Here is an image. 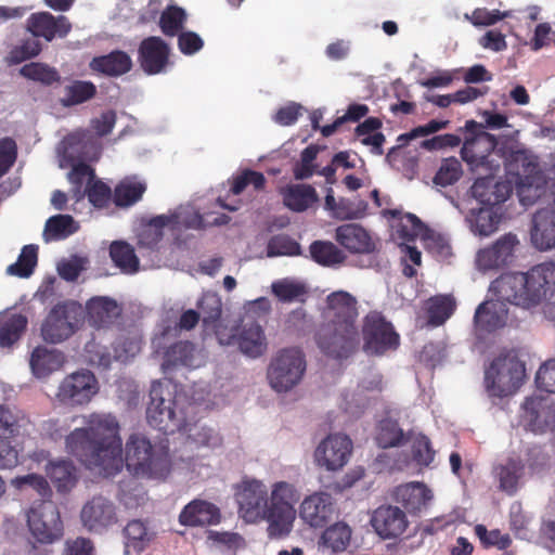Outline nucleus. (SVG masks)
Masks as SVG:
<instances>
[{"label": "nucleus", "mask_w": 555, "mask_h": 555, "mask_svg": "<svg viewBox=\"0 0 555 555\" xmlns=\"http://www.w3.org/2000/svg\"><path fill=\"white\" fill-rule=\"evenodd\" d=\"M86 427L76 428L65 437L66 451L87 469L114 477L124 464L137 477L165 479L171 469L168 450L154 446L142 435H131L121 456L119 424L112 413H92L85 417Z\"/></svg>", "instance_id": "nucleus-1"}, {"label": "nucleus", "mask_w": 555, "mask_h": 555, "mask_svg": "<svg viewBox=\"0 0 555 555\" xmlns=\"http://www.w3.org/2000/svg\"><path fill=\"white\" fill-rule=\"evenodd\" d=\"M489 292L507 304L533 310L555 294V262L533 266L527 272H508L491 282Z\"/></svg>", "instance_id": "nucleus-2"}, {"label": "nucleus", "mask_w": 555, "mask_h": 555, "mask_svg": "<svg viewBox=\"0 0 555 555\" xmlns=\"http://www.w3.org/2000/svg\"><path fill=\"white\" fill-rule=\"evenodd\" d=\"M146 420L151 427L165 435L181 431L186 427V415L193 410L183 395H178L168 384L154 380L150 390Z\"/></svg>", "instance_id": "nucleus-3"}, {"label": "nucleus", "mask_w": 555, "mask_h": 555, "mask_svg": "<svg viewBox=\"0 0 555 555\" xmlns=\"http://www.w3.org/2000/svg\"><path fill=\"white\" fill-rule=\"evenodd\" d=\"M459 131L463 133L461 157L473 172L494 175L500 169L501 145L496 138L483 131L482 124L467 120Z\"/></svg>", "instance_id": "nucleus-4"}, {"label": "nucleus", "mask_w": 555, "mask_h": 555, "mask_svg": "<svg viewBox=\"0 0 555 555\" xmlns=\"http://www.w3.org/2000/svg\"><path fill=\"white\" fill-rule=\"evenodd\" d=\"M300 499L297 488L287 481H276L271 487L266 511L268 534L281 539L289 534L296 518L295 505Z\"/></svg>", "instance_id": "nucleus-5"}, {"label": "nucleus", "mask_w": 555, "mask_h": 555, "mask_svg": "<svg viewBox=\"0 0 555 555\" xmlns=\"http://www.w3.org/2000/svg\"><path fill=\"white\" fill-rule=\"evenodd\" d=\"M526 376L525 364L514 352L499 354L485 372V387L490 397L504 398L515 393Z\"/></svg>", "instance_id": "nucleus-6"}, {"label": "nucleus", "mask_w": 555, "mask_h": 555, "mask_svg": "<svg viewBox=\"0 0 555 555\" xmlns=\"http://www.w3.org/2000/svg\"><path fill=\"white\" fill-rule=\"evenodd\" d=\"M501 164L504 165L506 173L513 178V182L517 185L520 203L524 206L532 205L534 198L540 196L539 188H532L533 175L538 170V164L532 156L513 145L502 144Z\"/></svg>", "instance_id": "nucleus-7"}, {"label": "nucleus", "mask_w": 555, "mask_h": 555, "mask_svg": "<svg viewBox=\"0 0 555 555\" xmlns=\"http://www.w3.org/2000/svg\"><path fill=\"white\" fill-rule=\"evenodd\" d=\"M306 369V357L299 348H283L271 358L267 379L275 392L285 393L301 382Z\"/></svg>", "instance_id": "nucleus-8"}, {"label": "nucleus", "mask_w": 555, "mask_h": 555, "mask_svg": "<svg viewBox=\"0 0 555 555\" xmlns=\"http://www.w3.org/2000/svg\"><path fill=\"white\" fill-rule=\"evenodd\" d=\"M216 337L220 345L237 346L238 350L250 359H258L268 350L264 330L257 322H245L218 328Z\"/></svg>", "instance_id": "nucleus-9"}, {"label": "nucleus", "mask_w": 555, "mask_h": 555, "mask_svg": "<svg viewBox=\"0 0 555 555\" xmlns=\"http://www.w3.org/2000/svg\"><path fill=\"white\" fill-rule=\"evenodd\" d=\"M82 308L75 301H64L54 306L41 326L43 340L59 344L68 339L78 328Z\"/></svg>", "instance_id": "nucleus-10"}, {"label": "nucleus", "mask_w": 555, "mask_h": 555, "mask_svg": "<svg viewBox=\"0 0 555 555\" xmlns=\"http://www.w3.org/2000/svg\"><path fill=\"white\" fill-rule=\"evenodd\" d=\"M362 335L363 350L370 356H383L396 350L400 343V337L392 324L375 311L365 317Z\"/></svg>", "instance_id": "nucleus-11"}, {"label": "nucleus", "mask_w": 555, "mask_h": 555, "mask_svg": "<svg viewBox=\"0 0 555 555\" xmlns=\"http://www.w3.org/2000/svg\"><path fill=\"white\" fill-rule=\"evenodd\" d=\"M317 344L320 350L333 359L350 357L359 345L358 327H343L333 324H323L317 334Z\"/></svg>", "instance_id": "nucleus-12"}, {"label": "nucleus", "mask_w": 555, "mask_h": 555, "mask_svg": "<svg viewBox=\"0 0 555 555\" xmlns=\"http://www.w3.org/2000/svg\"><path fill=\"white\" fill-rule=\"evenodd\" d=\"M27 522L31 534L40 543L50 544L63 535L61 515L52 502H43L31 508Z\"/></svg>", "instance_id": "nucleus-13"}, {"label": "nucleus", "mask_w": 555, "mask_h": 555, "mask_svg": "<svg viewBox=\"0 0 555 555\" xmlns=\"http://www.w3.org/2000/svg\"><path fill=\"white\" fill-rule=\"evenodd\" d=\"M238 512L246 521L266 519L268 504V488L257 479H246L241 482L235 493Z\"/></svg>", "instance_id": "nucleus-14"}, {"label": "nucleus", "mask_w": 555, "mask_h": 555, "mask_svg": "<svg viewBox=\"0 0 555 555\" xmlns=\"http://www.w3.org/2000/svg\"><path fill=\"white\" fill-rule=\"evenodd\" d=\"M98 380L87 370L68 375L59 386L56 397L66 405H82L88 403L98 392Z\"/></svg>", "instance_id": "nucleus-15"}, {"label": "nucleus", "mask_w": 555, "mask_h": 555, "mask_svg": "<svg viewBox=\"0 0 555 555\" xmlns=\"http://www.w3.org/2000/svg\"><path fill=\"white\" fill-rule=\"evenodd\" d=\"M351 452L352 441L348 436L332 434L319 443L314 451V459L320 467L335 472L348 463Z\"/></svg>", "instance_id": "nucleus-16"}, {"label": "nucleus", "mask_w": 555, "mask_h": 555, "mask_svg": "<svg viewBox=\"0 0 555 555\" xmlns=\"http://www.w3.org/2000/svg\"><path fill=\"white\" fill-rule=\"evenodd\" d=\"M59 152L70 164L81 160L92 162L100 157L101 143L90 130L79 129L63 139Z\"/></svg>", "instance_id": "nucleus-17"}, {"label": "nucleus", "mask_w": 555, "mask_h": 555, "mask_svg": "<svg viewBox=\"0 0 555 555\" xmlns=\"http://www.w3.org/2000/svg\"><path fill=\"white\" fill-rule=\"evenodd\" d=\"M80 519L88 531L102 533L117 522L116 506L105 496H93L82 506Z\"/></svg>", "instance_id": "nucleus-18"}, {"label": "nucleus", "mask_w": 555, "mask_h": 555, "mask_svg": "<svg viewBox=\"0 0 555 555\" xmlns=\"http://www.w3.org/2000/svg\"><path fill=\"white\" fill-rule=\"evenodd\" d=\"M336 514L335 500L327 492H314L300 504L299 515L301 519L313 528L326 526Z\"/></svg>", "instance_id": "nucleus-19"}, {"label": "nucleus", "mask_w": 555, "mask_h": 555, "mask_svg": "<svg viewBox=\"0 0 555 555\" xmlns=\"http://www.w3.org/2000/svg\"><path fill=\"white\" fill-rule=\"evenodd\" d=\"M327 308L325 324L343 326L347 328L358 327L357 299L345 291H338L330 294L326 299Z\"/></svg>", "instance_id": "nucleus-20"}, {"label": "nucleus", "mask_w": 555, "mask_h": 555, "mask_svg": "<svg viewBox=\"0 0 555 555\" xmlns=\"http://www.w3.org/2000/svg\"><path fill=\"white\" fill-rule=\"evenodd\" d=\"M141 68L147 75L166 72L169 65L170 47L160 37L143 39L138 50Z\"/></svg>", "instance_id": "nucleus-21"}, {"label": "nucleus", "mask_w": 555, "mask_h": 555, "mask_svg": "<svg viewBox=\"0 0 555 555\" xmlns=\"http://www.w3.org/2000/svg\"><path fill=\"white\" fill-rule=\"evenodd\" d=\"M551 205L538 210L532 218L531 242L540 250L555 247V181L551 185Z\"/></svg>", "instance_id": "nucleus-22"}, {"label": "nucleus", "mask_w": 555, "mask_h": 555, "mask_svg": "<svg viewBox=\"0 0 555 555\" xmlns=\"http://www.w3.org/2000/svg\"><path fill=\"white\" fill-rule=\"evenodd\" d=\"M375 532L383 539H396L406 529L409 521L405 513L398 506L380 505L370 520Z\"/></svg>", "instance_id": "nucleus-23"}, {"label": "nucleus", "mask_w": 555, "mask_h": 555, "mask_svg": "<svg viewBox=\"0 0 555 555\" xmlns=\"http://www.w3.org/2000/svg\"><path fill=\"white\" fill-rule=\"evenodd\" d=\"M392 498L410 515H420L431 504L434 493L424 482L411 481L396 487Z\"/></svg>", "instance_id": "nucleus-24"}, {"label": "nucleus", "mask_w": 555, "mask_h": 555, "mask_svg": "<svg viewBox=\"0 0 555 555\" xmlns=\"http://www.w3.org/2000/svg\"><path fill=\"white\" fill-rule=\"evenodd\" d=\"M495 300H486L481 302L474 314L475 330L480 333H492L506 325L508 309L505 306L506 300L499 299L494 294Z\"/></svg>", "instance_id": "nucleus-25"}, {"label": "nucleus", "mask_w": 555, "mask_h": 555, "mask_svg": "<svg viewBox=\"0 0 555 555\" xmlns=\"http://www.w3.org/2000/svg\"><path fill=\"white\" fill-rule=\"evenodd\" d=\"M221 520L220 508L206 500L194 499L179 514V522L185 527H207Z\"/></svg>", "instance_id": "nucleus-26"}, {"label": "nucleus", "mask_w": 555, "mask_h": 555, "mask_svg": "<svg viewBox=\"0 0 555 555\" xmlns=\"http://www.w3.org/2000/svg\"><path fill=\"white\" fill-rule=\"evenodd\" d=\"M27 29L34 37H41L51 41L55 37L64 38L67 36L72 29V24L64 15L55 17L49 12H40L28 17Z\"/></svg>", "instance_id": "nucleus-27"}, {"label": "nucleus", "mask_w": 555, "mask_h": 555, "mask_svg": "<svg viewBox=\"0 0 555 555\" xmlns=\"http://www.w3.org/2000/svg\"><path fill=\"white\" fill-rule=\"evenodd\" d=\"M121 312V305L108 296H94L86 302L87 320L95 328L109 327Z\"/></svg>", "instance_id": "nucleus-28"}, {"label": "nucleus", "mask_w": 555, "mask_h": 555, "mask_svg": "<svg viewBox=\"0 0 555 555\" xmlns=\"http://www.w3.org/2000/svg\"><path fill=\"white\" fill-rule=\"evenodd\" d=\"M336 241L352 254H369L375 245L367 231L357 223H345L336 229Z\"/></svg>", "instance_id": "nucleus-29"}, {"label": "nucleus", "mask_w": 555, "mask_h": 555, "mask_svg": "<svg viewBox=\"0 0 555 555\" xmlns=\"http://www.w3.org/2000/svg\"><path fill=\"white\" fill-rule=\"evenodd\" d=\"M28 326L26 315L17 312L0 314V348L11 352L21 341Z\"/></svg>", "instance_id": "nucleus-30"}, {"label": "nucleus", "mask_w": 555, "mask_h": 555, "mask_svg": "<svg viewBox=\"0 0 555 555\" xmlns=\"http://www.w3.org/2000/svg\"><path fill=\"white\" fill-rule=\"evenodd\" d=\"M90 68L108 77H119L131 70L132 60L127 52L114 50L108 54L93 57Z\"/></svg>", "instance_id": "nucleus-31"}, {"label": "nucleus", "mask_w": 555, "mask_h": 555, "mask_svg": "<svg viewBox=\"0 0 555 555\" xmlns=\"http://www.w3.org/2000/svg\"><path fill=\"white\" fill-rule=\"evenodd\" d=\"M524 473L525 465L518 457H508L504 463H500L493 468L499 489L509 495L518 490Z\"/></svg>", "instance_id": "nucleus-32"}, {"label": "nucleus", "mask_w": 555, "mask_h": 555, "mask_svg": "<svg viewBox=\"0 0 555 555\" xmlns=\"http://www.w3.org/2000/svg\"><path fill=\"white\" fill-rule=\"evenodd\" d=\"M63 363L64 356L61 351L43 346L34 349L29 361L31 372L38 378L46 377L60 370Z\"/></svg>", "instance_id": "nucleus-33"}, {"label": "nucleus", "mask_w": 555, "mask_h": 555, "mask_svg": "<svg viewBox=\"0 0 555 555\" xmlns=\"http://www.w3.org/2000/svg\"><path fill=\"white\" fill-rule=\"evenodd\" d=\"M196 306L199 319L206 331L211 330L216 333L218 328L225 327L219 323L222 312V302L218 294L212 292L204 293Z\"/></svg>", "instance_id": "nucleus-34"}, {"label": "nucleus", "mask_w": 555, "mask_h": 555, "mask_svg": "<svg viewBox=\"0 0 555 555\" xmlns=\"http://www.w3.org/2000/svg\"><path fill=\"white\" fill-rule=\"evenodd\" d=\"M146 191V183L137 176L126 177L115 188L113 201L118 207H130L139 202Z\"/></svg>", "instance_id": "nucleus-35"}, {"label": "nucleus", "mask_w": 555, "mask_h": 555, "mask_svg": "<svg viewBox=\"0 0 555 555\" xmlns=\"http://www.w3.org/2000/svg\"><path fill=\"white\" fill-rule=\"evenodd\" d=\"M351 528L345 522H336L325 529L322 533L319 546L332 554L341 553L347 550L351 540Z\"/></svg>", "instance_id": "nucleus-36"}, {"label": "nucleus", "mask_w": 555, "mask_h": 555, "mask_svg": "<svg viewBox=\"0 0 555 555\" xmlns=\"http://www.w3.org/2000/svg\"><path fill=\"white\" fill-rule=\"evenodd\" d=\"M46 470L59 492L72 490L77 482L76 468L70 461H51Z\"/></svg>", "instance_id": "nucleus-37"}, {"label": "nucleus", "mask_w": 555, "mask_h": 555, "mask_svg": "<svg viewBox=\"0 0 555 555\" xmlns=\"http://www.w3.org/2000/svg\"><path fill=\"white\" fill-rule=\"evenodd\" d=\"M176 365L186 367L199 366V357L194 344L190 341H179L166 351L163 366L168 369Z\"/></svg>", "instance_id": "nucleus-38"}, {"label": "nucleus", "mask_w": 555, "mask_h": 555, "mask_svg": "<svg viewBox=\"0 0 555 555\" xmlns=\"http://www.w3.org/2000/svg\"><path fill=\"white\" fill-rule=\"evenodd\" d=\"M311 259L322 267L335 268L341 264L346 255L334 243L328 241H314L309 246Z\"/></svg>", "instance_id": "nucleus-39"}, {"label": "nucleus", "mask_w": 555, "mask_h": 555, "mask_svg": "<svg viewBox=\"0 0 555 555\" xmlns=\"http://www.w3.org/2000/svg\"><path fill=\"white\" fill-rule=\"evenodd\" d=\"M109 257L114 264L125 274H134L139 271V258L134 248L124 241H115L109 246Z\"/></svg>", "instance_id": "nucleus-40"}, {"label": "nucleus", "mask_w": 555, "mask_h": 555, "mask_svg": "<svg viewBox=\"0 0 555 555\" xmlns=\"http://www.w3.org/2000/svg\"><path fill=\"white\" fill-rule=\"evenodd\" d=\"M283 201L289 209L300 212L318 202V195L311 185L296 184L284 191Z\"/></svg>", "instance_id": "nucleus-41"}, {"label": "nucleus", "mask_w": 555, "mask_h": 555, "mask_svg": "<svg viewBox=\"0 0 555 555\" xmlns=\"http://www.w3.org/2000/svg\"><path fill=\"white\" fill-rule=\"evenodd\" d=\"M78 223L69 215H56L50 217L44 225L43 238L44 241H61L78 231Z\"/></svg>", "instance_id": "nucleus-42"}, {"label": "nucleus", "mask_w": 555, "mask_h": 555, "mask_svg": "<svg viewBox=\"0 0 555 555\" xmlns=\"http://www.w3.org/2000/svg\"><path fill=\"white\" fill-rule=\"evenodd\" d=\"M181 431L188 433V440L196 448L215 449L221 446L220 434L211 427L202 424H190L186 415V427Z\"/></svg>", "instance_id": "nucleus-43"}, {"label": "nucleus", "mask_w": 555, "mask_h": 555, "mask_svg": "<svg viewBox=\"0 0 555 555\" xmlns=\"http://www.w3.org/2000/svg\"><path fill=\"white\" fill-rule=\"evenodd\" d=\"M166 217L172 230L206 228L205 218L191 205L180 206Z\"/></svg>", "instance_id": "nucleus-44"}, {"label": "nucleus", "mask_w": 555, "mask_h": 555, "mask_svg": "<svg viewBox=\"0 0 555 555\" xmlns=\"http://www.w3.org/2000/svg\"><path fill=\"white\" fill-rule=\"evenodd\" d=\"M169 218L166 215H158L152 218L138 234V245L140 248L154 250L163 238V230L168 227Z\"/></svg>", "instance_id": "nucleus-45"}, {"label": "nucleus", "mask_w": 555, "mask_h": 555, "mask_svg": "<svg viewBox=\"0 0 555 555\" xmlns=\"http://www.w3.org/2000/svg\"><path fill=\"white\" fill-rule=\"evenodd\" d=\"M428 323L431 326L443 324L455 310V300L452 296H435L427 301Z\"/></svg>", "instance_id": "nucleus-46"}, {"label": "nucleus", "mask_w": 555, "mask_h": 555, "mask_svg": "<svg viewBox=\"0 0 555 555\" xmlns=\"http://www.w3.org/2000/svg\"><path fill=\"white\" fill-rule=\"evenodd\" d=\"M96 93V87L91 81L75 80L64 88V96L60 100L64 107L85 103Z\"/></svg>", "instance_id": "nucleus-47"}, {"label": "nucleus", "mask_w": 555, "mask_h": 555, "mask_svg": "<svg viewBox=\"0 0 555 555\" xmlns=\"http://www.w3.org/2000/svg\"><path fill=\"white\" fill-rule=\"evenodd\" d=\"M188 15L184 9L178 5H168L159 15L162 33L168 37L180 34L184 27Z\"/></svg>", "instance_id": "nucleus-48"}, {"label": "nucleus", "mask_w": 555, "mask_h": 555, "mask_svg": "<svg viewBox=\"0 0 555 555\" xmlns=\"http://www.w3.org/2000/svg\"><path fill=\"white\" fill-rule=\"evenodd\" d=\"M468 221L474 234L489 236L498 229L500 218L490 207H485L473 211Z\"/></svg>", "instance_id": "nucleus-49"}, {"label": "nucleus", "mask_w": 555, "mask_h": 555, "mask_svg": "<svg viewBox=\"0 0 555 555\" xmlns=\"http://www.w3.org/2000/svg\"><path fill=\"white\" fill-rule=\"evenodd\" d=\"M375 439L380 448L387 449L403 443L404 433L396 421L384 418L378 423Z\"/></svg>", "instance_id": "nucleus-50"}, {"label": "nucleus", "mask_w": 555, "mask_h": 555, "mask_svg": "<svg viewBox=\"0 0 555 555\" xmlns=\"http://www.w3.org/2000/svg\"><path fill=\"white\" fill-rule=\"evenodd\" d=\"M428 229L413 214H405L396 227V234L405 243L414 241L416 237L423 240L427 236Z\"/></svg>", "instance_id": "nucleus-51"}, {"label": "nucleus", "mask_w": 555, "mask_h": 555, "mask_svg": "<svg viewBox=\"0 0 555 555\" xmlns=\"http://www.w3.org/2000/svg\"><path fill=\"white\" fill-rule=\"evenodd\" d=\"M38 247L36 245H26L22 248L18 259L15 263L10 264L7 269L8 274L20 278H28L31 275L37 266Z\"/></svg>", "instance_id": "nucleus-52"}, {"label": "nucleus", "mask_w": 555, "mask_h": 555, "mask_svg": "<svg viewBox=\"0 0 555 555\" xmlns=\"http://www.w3.org/2000/svg\"><path fill=\"white\" fill-rule=\"evenodd\" d=\"M68 173V180L73 184L74 195L77 199L85 196L83 184L89 185L94 179V170L85 163V160L76 162Z\"/></svg>", "instance_id": "nucleus-53"}, {"label": "nucleus", "mask_w": 555, "mask_h": 555, "mask_svg": "<svg viewBox=\"0 0 555 555\" xmlns=\"http://www.w3.org/2000/svg\"><path fill=\"white\" fill-rule=\"evenodd\" d=\"M301 254V247L298 242L293 240L286 234H279L272 236L267 244V256L279 257V256H299Z\"/></svg>", "instance_id": "nucleus-54"}, {"label": "nucleus", "mask_w": 555, "mask_h": 555, "mask_svg": "<svg viewBox=\"0 0 555 555\" xmlns=\"http://www.w3.org/2000/svg\"><path fill=\"white\" fill-rule=\"evenodd\" d=\"M20 73L23 77L39 81L46 86H50L60 80V75L54 68L41 63L26 64L20 69Z\"/></svg>", "instance_id": "nucleus-55"}, {"label": "nucleus", "mask_w": 555, "mask_h": 555, "mask_svg": "<svg viewBox=\"0 0 555 555\" xmlns=\"http://www.w3.org/2000/svg\"><path fill=\"white\" fill-rule=\"evenodd\" d=\"M462 176V165L455 157L446 158L439 167L434 182L437 185L448 186L455 183Z\"/></svg>", "instance_id": "nucleus-56"}, {"label": "nucleus", "mask_w": 555, "mask_h": 555, "mask_svg": "<svg viewBox=\"0 0 555 555\" xmlns=\"http://www.w3.org/2000/svg\"><path fill=\"white\" fill-rule=\"evenodd\" d=\"M85 351L88 362L96 367L106 370L114 360V352L112 353L106 346L94 339L86 344Z\"/></svg>", "instance_id": "nucleus-57"}, {"label": "nucleus", "mask_w": 555, "mask_h": 555, "mask_svg": "<svg viewBox=\"0 0 555 555\" xmlns=\"http://www.w3.org/2000/svg\"><path fill=\"white\" fill-rule=\"evenodd\" d=\"M463 522V515L459 511H453L447 515H442L425 521L421 526L422 535H434L437 532Z\"/></svg>", "instance_id": "nucleus-58"}, {"label": "nucleus", "mask_w": 555, "mask_h": 555, "mask_svg": "<svg viewBox=\"0 0 555 555\" xmlns=\"http://www.w3.org/2000/svg\"><path fill=\"white\" fill-rule=\"evenodd\" d=\"M88 263L87 257L74 255L59 262V275L67 282H74L79 278L82 271L87 270Z\"/></svg>", "instance_id": "nucleus-59"}, {"label": "nucleus", "mask_w": 555, "mask_h": 555, "mask_svg": "<svg viewBox=\"0 0 555 555\" xmlns=\"http://www.w3.org/2000/svg\"><path fill=\"white\" fill-rule=\"evenodd\" d=\"M141 350V339L138 336H121L114 343V360L127 362Z\"/></svg>", "instance_id": "nucleus-60"}, {"label": "nucleus", "mask_w": 555, "mask_h": 555, "mask_svg": "<svg viewBox=\"0 0 555 555\" xmlns=\"http://www.w3.org/2000/svg\"><path fill=\"white\" fill-rule=\"evenodd\" d=\"M272 293L283 302H292L305 295V286L289 280L276 281L272 284Z\"/></svg>", "instance_id": "nucleus-61"}, {"label": "nucleus", "mask_w": 555, "mask_h": 555, "mask_svg": "<svg viewBox=\"0 0 555 555\" xmlns=\"http://www.w3.org/2000/svg\"><path fill=\"white\" fill-rule=\"evenodd\" d=\"M475 532L486 546H495L499 550H506L512 543L507 533H502L499 529L487 530L483 525H477Z\"/></svg>", "instance_id": "nucleus-62"}, {"label": "nucleus", "mask_w": 555, "mask_h": 555, "mask_svg": "<svg viewBox=\"0 0 555 555\" xmlns=\"http://www.w3.org/2000/svg\"><path fill=\"white\" fill-rule=\"evenodd\" d=\"M207 538L217 546L229 551H236L245 545L244 538L236 532L209 530Z\"/></svg>", "instance_id": "nucleus-63"}, {"label": "nucleus", "mask_w": 555, "mask_h": 555, "mask_svg": "<svg viewBox=\"0 0 555 555\" xmlns=\"http://www.w3.org/2000/svg\"><path fill=\"white\" fill-rule=\"evenodd\" d=\"M535 384L540 390L555 393V359L545 361L535 374Z\"/></svg>", "instance_id": "nucleus-64"}]
</instances>
